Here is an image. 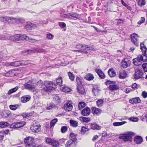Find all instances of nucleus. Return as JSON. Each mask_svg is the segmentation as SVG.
Returning <instances> with one entry per match:
<instances>
[{"label": "nucleus", "mask_w": 147, "mask_h": 147, "mask_svg": "<svg viewBox=\"0 0 147 147\" xmlns=\"http://www.w3.org/2000/svg\"><path fill=\"white\" fill-rule=\"evenodd\" d=\"M140 49L143 54L139 55L137 58L133 60V64L137 66L140 65L142 62L147 61V49L146 47H140Z\"/></svg>", "instance_id": "obj_1"}, {"label": "nucleus", "mask_w": 147, "mask_h": 147, "mask_svg": "<svg viewBox=\"0 0 147 147\" xmlns=\"http://www.w3.org/2000/svg\"><path fill=\"white\" fill-rule=\"evenodd\" d=\"M45 87L43 88L45 92H49L50 90L55 89L56 88L55 85L51 81L45 82Z\"/></svg>", "instance_id": "obj_2"}, {"label": "nucleus", "mask_w": 147, "mask_h": 147, "mask_svg": "<svg viewBox=\"0 0 147 147\" xmlns=\"http://www.w3.org/2000/svg\"><path fill=\"white\" fill-rule=\"evenodd\" d=\"M133 132H130L127 134H123L119 137V139L123 140L125 142L131 141L132 136H134Z\"/></svg>", "instance_id": "obj_3"}, {"label": "nucleus", "mask_w": 147, "mask_h": 147, "mask_svg": "<svg viewBox=\"0 0 147 147\" xmlns=\"http://www.w3.org/2000/svg\"><path fill=\"white\" fill-rule=\"evenodd\" d=\"M41 125L36 123L33 124L30 127V129L33 132L38 133L40 131Z\"/></svg>", "instance_id": "obj_4"}, {"label": "nucleus", "mask_w": 147, "mask_h": 147, "mask_svg": "<svg viewBox=\"0 0 147 147\" xmlns=\"http://www.w3.org/2000/svg\"><path fill=\"white\" fill-rule=\"evenodd\" d=\"M26 40L32 42H36L37 40L33 39L28 36H26L25 35H22L20 34V40Z\"/></svg>", "instance_id": "obj_5"}, {"label": "nucleus", "mask_w": 147, "mask_h": 147, "mask_svg": "<svg viewBox=\"0 0 147 147\" xmlns=\"http://www.w3.org/2000/svg\"><path fill=\"white\" fill-rule=\"evenodd\" d=\"M27 64V61H25L23 63V62L21 63L20 61H18L9 63L8 65L10 66L18 67L20 65H25Z\"/></svg>", "instance_id": "obj_6"}, {"label": "nucleus", "mask_w": 147, "mask_h": 147, "mask_svg": "<svg viewBox=\"0 0 147 147\" xmlns=\"http://www.w3.org/2000/svg\"><path fill=\"white\" fill-rule=\"evenodd\" d=\"M26 124V122L22 121L13 124L11 125V127L13 128H18L24 126Z\"/></svg>", "instance_id": "obj_7"}, {"label": "nucleus", "mask_w": 147, "mask_h": 147, "mask_svg": "<svg viewBox=\"0 0 147 147\" xmlns=\"http://www.w3.org/2000/svg\"><path fill=\"white\" fill-rule=\"evenodd\" d=\"M36 86L38 87L41 88L40 90L42 94L44 93L45 91H44V89H43V87H45V82L44 83L43 82L40 80L36 84Z\"/></svg>", "instance_id": "obj_8"}, {"label": "nucleus", "mask_w": 147, "mask_h": 147, "mask_svg": "<svg viewBox=\"0 0 147 147\" xmlns=\"http://www.w3.org/2000/svg\"><path fill=\"white\" fill-rule=\"evenodd\" d=\"M131 42L135 45L137 46L139 43L137 40L138 35L136 34H133L131 35Z\"/></svg>", "instance_id": "obj_9"}, {"label": "nucleus", "mask_w": 147, "mask_h": 147, "mask_svg": "<svg viewBox=\"0 0 147 147\" xmlns=\"http://www.w3.org/2000/svg\"><path fill=\"white\" fill-rule=\"evenodd\" d=\"M135 78L136 79L142 78L143 76V73L140 71L139 69H137L135 70Z\"/></svg>", "instance_id": "obj_10"}, {"label": "nucleus", "mask_w": 147, "mask_h": 147, "mask_svg": "<svg viewBox=\"0 0 147 147\" xmlns=\"http://www.w3.org/2000/svg\"><path fill=\"white\" fill-rule=\"evenodd\" d=\"M90 110L88 107H86L81 111V114L84 116H87L90 114Z\"/></svg>", "instance_id": "obj_11"}, {"label": "nucleus", "mask_w": 147, "mask_h": 147, "mask_svg": "<svg viewBox=\"0 0 147 147\" xmlns=\"http://www.w3.org/2000/svg\"><path fill=\"white\" fill-rule=\"evenodd\" d=\"M95 71L101 79H104L105 78V75L100 69H96L95 70Z\"/></svg>", "instance_id": "obj_12"}, {"label": "nucleus", "mask_w": 147, "mask_h": 147, "mask_svg": "<svg viewBox=\"0 0 147 147\" xmlns=\"http://www.w3.org/2000/svg\"><path fill=\"white\" fill-rule=\"evenodd\" d=\"M73 108V106L71 103L67 102L66 104L64 105V109L66 111H71Z\"/></svg>", "instance_id": "obj_13"}, {"label": "nucleus", "mask_w": 147, "mask_h": 147, "mask_svg": "<svg viewBox=\"0 0 147 147\" xmlns=\"http://www.w3.org/2000/svg\"><path fill=\"white\" fill-rule=\"evenodd\" d=\"M20 34H16L14 36H10L9 39L13 41L17 42L20 41Z\"/></svg>", "instance_id": "obj_14"}, {"label": "nucleus", "mask_w": 147, "mask_h": 147, "mask_svg": "<svg viewBox=\"0 0 147 147\" xmlns=\"http://www.w3.org/2000/svg\"><path fill=\"white\" fill-rule=\"evenodd\" d=\"M140 102L141 100L139 97L133 98L129 100V102L132 104L140 103Z\"/></svg>", "instance_id": "obj_15"}, {"label": "nucleus", "mask_w": 147, "mask_h": 147, "mask_svg": "<svg viewBox=\"0 0 147 147\" xmlns=\"http://www.w3.org/2000/svg\"><path fill=\"white\" fill-rule=\"evenodd\" d=\"M77 92L80 94H83L85 92V90L83 86H77Z\"/></svg>", "instance_id": "obj_16"}, {"label": "nucleus", "mask_w": 147, "mask_h": 147, "mask_svg": "<svg viewBox=\"0 0 147 147\" xmlns=\"http://www.w3.org/2000/svg\"><path fill=\"white\" fill-rule=\"evenodd\" d=\"M92 111L93 114L97 115H100L102 111L100 109L96 107H92Z\"/></svg>", "instance_id": "obj_17"}, {"label": "nucleus", "mask_w": 147, "mask_h": 147, "mask_svg": "<svg viewBox=\"0 0 147 147\" xmlns=\"http://www.w3.org/2000/svg\"><path fill=\"white\" fill-rule=\"evenodd\" d=\"M127 73L124 70H122L119 71V77L121 79H124L127 77Z\"/></svg>", "instance_id": "obj_18"}, {"label": "nucleus", "mask_w": 147, "mask_h": 147, "mask_svg": "<svg viewBox=\"0 0 147 147\" xmlns=\"http://www.w3.org/2000/svg\"><path fill=\"white\" fill-rule=\"evenodd\" d=\"M65 145V147H74L75 146V143L71 140H69L67 142Z\"/></svg>", "instance_id": "obj_19"}, {"label": "nucleus", "mask_w": 147, "mask_h": 147, "mask_svg": "<svg viewBox=\"0 0 147 147\" xmlns=\"http://www.w3.org/2000/svg\"><path fill=\"white\" fill-rule=\"evenodd\" d=\"M1 20L3 22L5 20L6 21H8L9 20L11 21H13L14 20L15 21L17 22V19L16 18H11L9 17H3L1 18Z\"/></svg>", "instance_id": "obj_20"}, {"label": "nucleus", "mask_w": 147, "mask_h": 147, "mask_svg": "<svg viewBox=\"0 0 147 147\" xmlns=\"http://www.w3.org/2000/svg\"><path fill=\"white\" fill-rule=\"evenodd\" d=\"M134 141L137 144H139L142 142L143 139L141 136H137L135 138Z\"/></svg>", "instance_id": "obj_21"}, {"label": "nucleus", "mask_w": 147, "mask_h": 147, "mask_svg": "<svg viewBox=\"0 0 147 147\" xmlns=\"http://www.w3.org/2000/svg\"><path fill=\"white\" fill-rule=\"evenodd\" d=\"M31 97L29 95L24 96L21 98L22 102L23 103H25L30 100Z\"/></svg>", "instance_id": "obj_22"}, {"label": "nucleus", "mask_w": 147, "mask_h": 147, "mask_svg": "<svg viewBox=\"0 0 147 147\" xmlns=\"http://www.w3.org/2000/svg\"><path fill=\"white\" fill-rule=\"evenodd\" d=\"M60 89L62 91L65 92H69L71 90V89L65 86H62L60 87Z\"/></svg>", "instance_id": "obj_23"}, {"label": "nucleus", "mask_w": 147, "mask_h": 147, "mask_svg": "<svg viewBox=\"0 0 147 147\" xmlns=\"http://www.w3.org/2000/svg\"><path fill=\"white\" fill-rule=\"evenodd\" d=\"M130 64L129 61H122L121 63V66L124 68H126L129 66Z\"/></svg>", "instance_id": "obj_24"}, {"label": "nucleus", "mask_w": 147, "mask_h": 147, "mask_svg": "<svg viewBox=\"0 0 147 147\" xmlns=\"http://www.w3.org/2000/svg\"><path fill=\"white\" fill-rule=\"evenodd\" d=\"M109 89L111 91L116 90L119 88V86L117 85H110L109 87Z\"/></svg>", "instance_id": "obj_25"}, {"label": "nucleus", "mask_w": 147, "mask_h": 147, "mask_svg": "<svg viewBox=\"0 0 147 147\" xmlns=\"http://www.w3.org/2000/svg\"><path fill=\"white\" fill-rule=\"evenodd\" d=\"M25 88L27 89H31L34 87V86L33 84L30 83V82H28L26 83L24 85Z\"/></svg>", "instance_id": "obj_26"}, {"label": "nucleus", "mask_w": 147, "mask_h": 147, "mask_svg": "<svg viewBox=\"0 0 147 147\" xmlns=\"http://www.w3.org/2000/svg\"><path fill=\"white\" fill-rule=\"evenodd\" d=\"M53 101L57 104L60 103L61 102L60 98L57 95L53 97Z\"/></svg>", "instance_id": "obj_27"}, {"label": "nucleus", "mask_w": 147, "mask_h": 147, "mask_svg": "<svg viewBox=\"0 0 147 147\" xmlns=\"http://www.w3.org/2000/svg\"><path fill=\"white\" fill-rule=\"evenodd\" d=\"M91 127L93 129L100 130L101 128V127L94 123L91 124Z\"/></svg>", "instance_id": "obj_28"}, {"label": "nucleus", "mask_w": 147, "mask_h": 147, "mask_svg": "<svg viewBox=\"0 0 147 147\" xmlns=\"http://www.w3.org/2000/svg\"><path fill=\"white\" fill-rule=\"evenodd\" d=\"M11 115V113L9 111H5L2 112L1 115L3 117H7Z\"/></svg>", "instance_id": "obj_29"}, {"label": "nucleus", "mask_w": 147, "mask_h": 147, "mask_svg": "<svg viewBox=\"0 0 147 147\" xmlns=\"http://www.w3.org/2000/svg\"><path fill=\"white\" fill-rule=\"evenodd\" d=\"M108 73L109 76L111 77H114L116 75L115 72L113 70V69H109L108 72Z\"/></svg>", "instance_id": "obj_30"}, {"label": "nucleus", "mask_w": 147, "mask_h": 147, "mask_svg": "<svg viewBox=\"0 0 147 147\" xmlns=\"http://www.w3.org/2000/svg\"><path fill=\"white\" fill-rule=\"evenodd\" d=\"M80 120L81 121L88 122L90 121V119L89 117H80Z\"/></svg>", "instance_id": "obj_31"}, {"label": "nucleus", "mask_w": 147, "mask_h": 147, "mask_svg": "<svg viewBox=\"0 0 147 147\" xmlns=\"http://www.w3.org/2000/svg\"><path fill=\"white\" fill-rule=\"evenodd\" d=\"M56 82L57 84L60 87L62 86L61 85L63 82L62 78L61 77H58L56 79Z\"/></svg>", "instance_id": "obj_32"}, {"label": "nucleus", "mask_w": 147, "mask_h": 147, "mask_svg": "<svg viewBox=\"0 0 147 147\" xmlns=\"http://www.w3.org/2000/svg\"><path fill=\"white\" fill-rule=\"evenodd\" d=\"M70 140H71L73 142H75L77 140L76 135L73 133L70 134L69 136Z\"/></svg>", "instance_id": "obj_33"}, {"label": "nucleus", "mask_w": 147, "mask_h": 147, "mask_svg": "<svg viewBox=\"0 0 147 147\" xmlns=\"http://www.w3.org/2000/svg\"><path fill=\"white\" fill-rule=\"evenodd\" d=\"M9 125V124L6 122H0V127L4 128Z\"/></svg>", "instance_id": "obj_34"}, {"label": "nucleus", "mask_w": 147, "mask_h": 147, "mask_svg": "<svg viewBox=\"0 0 147 147\" xmlns=\"http://www.w3.org/2000/svg\"><path fill=\"white\" fill-rule=\"evenodd\" d=\"M34 25L31 23H28L25 26V28L27 30H30L32 29Z\"/></svg>", "instance_id": "obj_35"}, {"label": "nucleus", "mask_w": 147, "mask_h": 147, "mask_svg": "<svg viewBox=\"0 0 147 147\" xmlns=\"http://www.w3.org/2000/svg\"><path fill=\"white\" fill-rule=\"evenodd\" d=\"M86 104L85 102L83 101H81L79 102L78 106L79 109L84 108L86 106Z\"/></svg>", "instance_id": "obj_36"}, {"label": "nucleus", "mask_w": 147, "mask_h": 147, "mask_svg": "<svg viewBox=\"0 0 147 147\" xmlns=\"http://www.w3.org/2000/svg\"><path fill=\"white\" fill-rule=\"evenodd\" d=\"M86 80H93L94 78L93 75L90 74H88L85 77Z\"/></svg>", "instance_id": "obj_37"}, {"label": "nucleus", "mask_w": 147, "mask_h": 147, "mask_svg": "<svg viewBox=\"0 0 147 147\" xmlns=\"http://www.w3.org/2000/svg\"><path fill=\"white\" fill-rule=\"evenodd\" d=\"M100 90L97 87L93 88L92 91L95 96H97L100 91Z\"/></svg>", "instance_id": "obj_38"}, {"label": "nucleus", "mask_w": 147, "mask_h": 147, "mask_svg": "<svg viewBox=\"0 0 147 147\" xmlns=\"http://www.w3.org/2000/svg\"><path fill=\"white\" fill-rule=\"evenodd\" d=\"M51 145L54 147H57L59 145V143L58 141L53 140L52 142H51Z\"/></svg>", "instance_id": "obj_39"}, {"label": "nucleus", "mask_w": 147, "mask_h": 147, "mask_svg": "<svg viewBox=\"0 0 147 147\" xmlns=\"http://www.w3.org/2000/svg\"><path fill=\"white\" fill-rule=\"evenodd\" d=\"M18 86H16L15 88H13L10 90L7 93V94L9 95L11 94L12 93L15 92L18 89Z\"/></svg>", "instance_id": "obj_40"}, {"label": "nucleus", "mask_w": 147, "mask_h": 147, "mask_svg": "<svg viewBox=\"0 0 147 147\" xmlns=\"http://www.w3.org/2000/svg\"><path fill=\"white\" fill-rule=\"evenodd\" d=\"M70 123L71 126L74 127H76L78 124V123L76 121L72 120H70Z\"/></svg>", "instance_id": "obj_41"}, {"label": "nucleus", "mask_w": 147, "mask_h": 147, "mask_svg": "<svg viewBox=\"0 0 147 147\" xmlns=\"http://www.w3.org/2000/svg\"><path fill=\"white\" fill-rule=\"evenodd\" d=\"M126 123L125 121L121 122H115L113 123V125L115 126L122 125Z\"/></svg>", "instance_id": "obj_42"}, {"label": "nucleus", "mask_w": 147, "mask_h": 147, "mask_svg": "<svg viewBox=\"0 0 147 147\" xmlns=\"http://www.w3.org/2000/svg\"><path fill=\"white\" fill-rule=\"evenodd\" d=\"M103 103V101L102 99H98L96 102V103L98 106L99 107H101Z\"/></svg>", "instance_id": "obj_43"}, {"label": "nucleus", "mask_w": 147, "mask_h": 147, "mask_svg": "<svg viewBox=\"0 0 147 147\" xmlns=\"http://www.w3.org/2000/svg\"><path fill=\"white\" fill-rule=\"evenodd\" d=\"M57 121V118L54 119L52 120L50 122V127H51L55 125Z\"/></svg>", "instance_id": "obj_44"}, {"label": "nucleus", "mask_w": 147, "mask_h": 147, "mask_svg": "<svg viewBox=\"0 0 147 147\" xmlns=\"http://www.w3.org/2000/svg\"><path fill=\"white\" fill-rule=\"evenodd\" d=\"M68 75L69 76V79L71 81H73L74 80L75 78L74 75L70 72H68Z\"/></svg>", "instance_id": "obj_45"}, {"label": "nucleus", "mask_w": 147, "mask_h": 147, "mask_svg": "<svg viewBox=\"0 0 147 147\" xmlns=\"http://www.w3.org/2000/svg\"><path fill=\"white\" fill-rule=\"evenodd\" d=\"M76 81L77 82V86L82 85V79H81L77 77L76 79Z\"/></svg>", "instance_id": "obj_46"}, {"label": "nucleus", "mask_w": 147, "mask_h": 147, "mask_svg": "<svg viewBox=\"0 0 147 147\" xmlns=\"http://www.w3.org/2000/svg\"><path fill=\"white\" fill-rule=\"evenodd\" d=\"M138 2L139 5L141 6L144 5L145 4V0H137Z\"/></svg>", "instance_id": "obj_47"}, {"label": "nucleus", "mask_w": 147, "mask_h": 147, "mask_svg": "<svg viewBox=\"0 0 147 147\" xmlns=\"http://www.w3.org/2000/svg\"><path fill=\"white\" fill-rule=\"evenodd\" d=\"M43 51L42 50V49H36L34 50H28V52H30L31 53H35L36 52H37L39 53L42 52Z\"/></svg>", "instance_id": "obj_48"}, {"label": "nucleus", "mask_w": 147, "mask_h": 147, "mask_svg": "<svg viewBox=\"0 0 147 147\" xmlns=\"http://www.w3.org/2000/svg\"><path fill=\"white\" fill-rule=\"evenodd\" d=\"M53 37L54 36L50 33L46 34V37L49 39L52 40L53 38Z\"/></svg>", "instance_id": "obj_49"}, {"label": "nucleus", "mask_w": 147, "mask_h": 147, "mask_svg": "<svg viewBox=\"0 0 147 147\" xmlns=\"http://www.w3.org/2000/svg\"><path fill=\"white\" fill-rule=\"evenodd\" d=\"M10 109L13 110H15L18 107V105H10L9 106Z\"/></svg>", "instance_id": "obj_50"}, {"label": "nucleus", "mask_w": 147, "mask_h": 147, "mask_svg": "<svg viewBox=\"0 0 147 147\" xmlns=\"http://www.w3.org/2000/svg\"><path fill=\"white\" fill-rule=\"evenodd\" d=\"M67 130V127L65 126L62 127L61 129V131L62 133H65Z\"/></svg>", "instance_id": "obj_51"}, {"label": "nucleus", "mask_w": 147, "mask_h": 147, "mask_svg": "<svg viewBox=\"0 0 147 147\" xmlns=\"http://www.w3.org/2000/svg\"><path fill=\"white\" fill-rule=\"evenodd\" d=\"M131 121L133 122H136L138 120V118L137 117H131L129 119Z\"/></svg>", "instance_id": "obj_52"}, {"label": "nucleus", "mask_w": 147, "mask_h": 147, "mask_svg": "<svg viewBox=\"0 0 147 147\" xmlns=\"http://www.w3.org/2000/svg\"><path fill=\"white\" fill-rule=\"evenodd\" d=\"M124 20L122 19H116V20L117 21V24L118 25L120 24L121 23L124 22Z\"/></svg>", "instance_id": "obj_53"}, {"label": "nucleus", "mask_w": 147, "mask_h": 147, "mask_svg": "<svg viewBox=\"0 0 147 147\" xmlns=\"http://www.w3.org/2000/svg\"><path fill=\"white\" fill-rule=\"evenodd\" d=\"M53 140H52L51 138H47L45 140V141L47 143L51 145V142H52Z\"/></svg>", "instance_id": "obj_54"}, {"label": "nucleus", "mask_w": 147, "mask_h": 147, "mask_svg": "<svg viewBox=\"0 0 147 147\" xmlns=\"http://www.w3.org/2000/svg\"><path fill=\"white\" fill-rule=\"evenodd\" d=\"M69 16L74 18H78V15L74 13H69Z\"/></svg>", "instance_id": "obj_55"}, {"label": "nucleus", "mask_w": 147, "mask_h": 147, "mask_svg": "<svg viewBox=\"0 0 147 147\" xmlns=\"http://www.w3.org/2000/svg\"><path fill=\"white\" fill-rule=\"evenodd\" d=\"M59 25L61 28H63L66 26V24L64 22H60L59 23Z\"/></svg>", "instance_id": "obj_56"}, {"label": "nucleus", "mask_w": 147, "mask_h": 147, "mask_svg": "<svg viewBox=\"0 0 147 147\" xmlns=\"http://www.w3.org/2000/svg\"><path fill=\"white\" fill-rule=\"evenodd\" d=\"M142 66L144 71H147V63H143Z\"/></svg>", "instance_id": "obj_57"}, {"label": "nucleus", "mask_w": 147, "mask_h": 147, "mask_svg": "<svg viewBox=\"0 0 147 147\" xmlns=\"http://www.w3.org/2000/svg\"><path fill=\"white\" fill-rule=\"evenodd\" d=\"M142 95L144 98L147 97V92L146 91H143L142 93Z\"/></svg>", "instance_id": "obj_58"}, {"label": "nucleus", "mask_w": 147, "mask_h": 147, "mask_svg": "<svg viewBox=\"0 0 147 147\" xmlns=\"http://www.w3.org/2000/svg\"><path fill=\"white\" fill-rule=\"evenodd\" d=\"M145 20V18L144 17H142L140 20L138 22V24H141L144 23V22Z\"/></svg>", "instance_id": "obj_59"}, {"label": "nucleus", "mask_w": 147, "mask_h": 147, "mask_svg": "<svg viewBox=\"0 0 147 147\" xmlns=\"http://www.w3.org/2000/svg\"><path fill=\"white\" fill-rule=\"evenodd\" d=\"M4 137L3 132V131L0 132V141L3 140Z\"/></svg>", "instance_id": "obj_60"}, {"label": "nucleus", "mask_w": 147, "mask_h": 147, "mask_svg": "<svg viewBox=\"0 0 147 147\" xmlns=\"http://www.w3.org/2000/svg\"><path fill=\"white\" fill-rule=\"evenodd\" d=\"M115 82L114 81H109V80H107L106 82V84L107 85L108 84H115Z\"/></svg>", "instance_id": "obj_61"}, {"label": "nucleus", "mask_w": 147, "mask_h": 147, "mask_svg": "<svg viewBox=\"0 0 147 147\" xmlns=\"http://www.w3.org/2000/svg\"><path fill=\"white\" fill-rule=\"evenodd\" d=\"M137 84L135 83H134L132 85V88L134 89H136L137 88Z\"/></svg>", "instance_id": "obj_62"}, {"label": "nucleus", "mask_w": 147, "mask_h": 147, "mask_svg": "<svg viewBox=\"0 0 147 147\" xmlns=\"http://www.w3.org/2000/svg\"><path fill=\"white\" fill-rule=\"evenodd\" d=\"M82 131L85 132L88 130V129L85 127H82L81 128Z\"/></svg>", "instance_id": "obj_63"}, {"label": "nucleus", "mask_w": 147, "mask_h": 147, "mask_svg": "<svg viewBox=\"0 0 147 147\" xmlns=\"http://www.w3.org/2000/svg\"><path fill=\"white\" fill-rule=\"evenodd\" d=\"M5 39V38L4 35H2L0 34V40H4Z\"/></svg>", "instance_id": "obj_64"}]
</instances>
